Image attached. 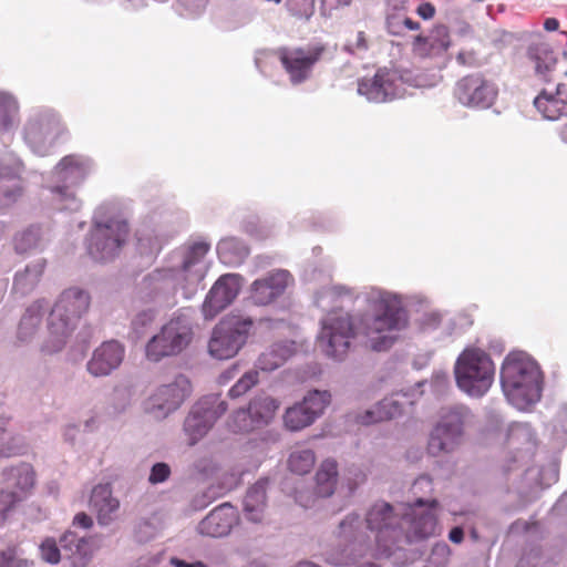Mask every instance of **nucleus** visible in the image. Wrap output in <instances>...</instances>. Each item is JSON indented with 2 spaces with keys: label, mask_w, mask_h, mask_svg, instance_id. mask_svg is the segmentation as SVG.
I'll return each instance as SVG.
<instances>
[{
  "label": "nucleus",
  "mask_w": 567,
  "mask_h": 567,
  "mask_svg": "<svg viewBox=\"0 0 567 567\" xmlns=\"http://www.w3.org/2000/svg\"><path fill=\"white\" fill-rule=\"evenodd\" d=\"M408 323V313L400 302L389 295H381L373 315H362L358 323L348 312H329L322 321L318 342L327 355L339 360L348 353L351 340L359 334L367 338L372 350L383 351L395 342L398 332Z\"/></svg>",
  "instance_id": "obj_1"
},
{
  "label": "nucleus",
  "mask_w": 567,
  "mask_h": 567,
  "mask_svg": "<svg viewBox=\"0 0 567 567\" xmlns=\"http://www.w3.org/2000/svg\"><path fill=\"white\" fill-rule=\"evenodd\" d=\"M504 394L517 409H526L542 395V373L537 363L524 352H511L501 368Z\"/></svg>",
  "instance_id": "obj_2"
},
{
  "label": "nucleus",
  "mask_w": 567,
  "mask_h": 567,
  "mask_svg": "<svg viewBox=\"0 0 567 567\" xmlns=\"http://www.w3.org/2000/svg\"><path fill=\"white\" fill-rule=\"evenodd\" d=\"M90 296L79 288L64 290L49 316V333L52 346L47 344L48 352H55L63 348L68 337L75 328L76 321L87 311Z\"/></svg>",
  "instance_id": "obj_3"
},
{
  "label": "nucleus",
  "mask_w": 567,
  "mask_h": 567,
  "mask_svg": "<svg viewBox=\"0 0 567 567\" xmlns=\"http://www.w3.org/2000/svg\"><path fill=\"white\" fill-rule=\"evenodd\" d=\"M454 374L463 392L473 398H482L494 382L495 365L484 350L466 348L456 359Z\"/></svg>",
  "instance_id": "obj_4"
},
{
  "label": "nucleus",
  "mask_w": 567,
  "mask_h": 567,
  "mask_svg": "<svg viewBox=\"0 0 567 567\" xmlns=\"http://www.w3.org/2000/svg\"><path fill=\"white\" fill-rule=\"evenodd\" d=\"M254 327L249 317L228 315L224 317L213 329L208 342L209 353L219 360L235 357L246 344Z\"/></svg>",
  "instance_id": "obj_5"
},
{
  "label": "nucleus",
  "mask_w": 567,
  "mask_h": 567,
  "mask_svg": "<svg viewBox=\"0 0 567 567\" xmlns=\"http://www.w3.org/2000/svg\"><path fill=\"white\" fill-rule=\"evenodd\" d=\"M468 415V410L462 405L442 409L440 420L430 434L429 454L440 456L453 452L462 442Z\"/></svg>",
  "instance_id": "obj_6"
},
{
  "label": "nucleus",
  "mask_w": 567,
  "mask_h": 567,
  "mask_svg": "<svg viewBox=\"0 0 567 567\" xmlns=\"http://www.w3.org/2000/svg\"><path fill=\"white\" fill-rule=\"evenodd\" d=\"M193 339V329L184 317L172 318L146 344V358L158 362L181 353Z\"/></svg>",
  "instance_id": "obj_7"
},
{
  "label": "nucleus",
  "mask_w": 567,
  "mask_h": 567,
  "mask_svg": "<svg viewBox=\"0 0 567 567\" xmlns=\"http://www.w3.org/2000/svg\"><path fill=\"white\" fill-rule=\"evenodd\" d=\"M127 236L128 225L120 217L95 220L90 231L87 251L95 260H107L118 252Z\"/></svg>",
  "instance_id": "obj_8"
},
{
  "label": "nucleus",
  "mask_w": 567,
  "mask_h": 567,
  "mask_svg": "<svg viewBox=\"0 0 567 567\" xmlns=\"http://www.w3.org/2000/svg\"><path fill=\"white\" fill-rule=\"evenodd\" d=\"M327 45L321 42L306 47H281L275 52L292 84L308 80L315 65L322 60Z\"/></svg>",
  "instance_id": "obj_9"
},
{
  "label": "nucleus",
  "mask_w": 567,
  "mask_h": 567,
  "mask_svg": "<svg viewBox=\"0 0 567 567\" xmlns=\"http://www.w3.org/2000/svg\"><path fill=\"white\" fill-rule=\"evenodd\" d=\"M226 410V402L220 401L218 398H207L197 402L184 422L187 444L193 446L202 440Z\"/></svg>",
  "instance_id": "obj_10"
},
{
  "label": "nucleus",
  "mask_w": 567,
  "mask_h": 567,
  "mask_svg": "<svg viewBox=\"0 0 567 567\" xmlns=\"http://www.w3.org/2000/svg\"><path fill=\"white\" fill-rule=\"evenodd\" d=\"M192 385L189 380L178 374L172 382L161 384L148 396L145 410L155 417H165L177 410L185 399L190 394Z\"/></svg>",
  "instance_id": "obj_11"
},
{
  "label": "nucleus",
  "mask_w": 567,
  "mask_h": 567,
  "mask_svg": "<svg viewBox=\"0 0 567 567\" xmlns=\"http://www.w3.org/2000/svg\"><path fill=\"white\" fill-rule=\"evenodd\" d=\"M63 132L59 116L52 111H42L27 122L24 140L35 153L45 155L47 146L52 145Z\"/></svg>",
  "instance_id": "obj_12"
},
{
  "label": "nucleus",
  "mask_w": 567,
  "mask_h": 567,
  "mask_svg": "<svg viewBox=\"0 0 567 567\" xmlns=\"http://www.w3.org/2000/svg\"><path fill=\"white\" fill-rule=\"evenodd\" d=\"M497 93L496 85L482 73L463 76L454 89L457 101L468 107L487 109L495 102Z\"/></svg>",
  "instance_id": "obj_13"
},
{
  "label": "nucleus",
  "mask_w": 567,
  "mask_h": 567,
  "mask_svg": "<svg viewBox=\"0 0 567 567\" xmlns=\"http://www.w3.org/2000/svg\"><path fill=\"white\" fill-rule=\"evenodd\" d=\"M328 391H311L301 402L288 408L284 414V424L289 431H300L311 425L330 404Z\"/></svg>",
  "instance_id": "obj_14"
},
{
  "label": "nucleus",
  "mask_w": 567,
  "mask_h": 567,
  "mask_svg": "<svg viewBox=\"0 0 567 567\" xmlns=\"http://www.w3.org/2000/svg\"><path fill=\"white\" fill-rule=\"evenodd\" d=\"M367 525L369 529L377 532L375 540L384 553L391 549L385 544L388 539L395 542L403 528L392 506L384 502L374 504L368 512Z\"/></svg>",
  "instance_id": "obj_15"
},
{
  "label": "nucleus",
  "mask_w": 567,
  "mask_h": 567,
  "mask_svg": "<svg viewBox=\"0 0 567 567\" xmlns=\"http://www.w3.org/2000/svg\"><path fill=\"white\" fill-rule=\"evenodd\" d=\"M241 287V277L236 274H226L213 285L203 303L205 318L213 319L238 296Z\"/></svg>",
  "instance_id": "obj_16"
},
{
  "label": "nucleus",
  "mask_w": 567,
  "mask_h": 567,
  "mask_svg": "<svg viewBox=\"0 0 567 567\" xmlns=\"http://www.w3.org/2000/svg\"><path fill=\"white\" fill-rule=\"evenodd\" d=\"M280 402L269 395H259L254 398L247 410H238L233 416L231 429L235 432H247L252 427V423L267 424L272 420Z\"/></svg>",
  "instance_id": "obj_17"
},
{
  "label": "nucleus",
  "mask_w": 567,
  "mask_h": 567,
  "mask_svg": "<svg viewBox=\"0 0 567 567\" xmlns=\"http://www.w3.org/2000/svg\"><path fill=\"white\" fill-rule=\"evenodd\" d=\"M125 354L124 347L114 340L103 342L96 348L86 364V369L93 377H105L116 370Z\"/></svg>",
  "instance_id": "obj_18"
},
{
  "label": "nucleus",
  "mask_w": 567,
  "mask_h": 567,
  "mask_svg": "<svg viewBox=\"0 0 567 567\" xmlns=\"http://www.w3.org/2000/svg\"><path fill=\"white\" fill-rule=\"evenodd\" d=\"M436 502L433 501L430 506L424 507V502L419 499L414 506H410V513L401 519V524L409 525L408 530L415 538H427L436 534L437 517L435 515Z\"/></svg>",
  "instance_id": "obj_19"
},
{
  "label": "nucleus",
  "mask_w": 567,
  "mask_h": 567,
  "mask_svg": "<svg viewBox=\"0 0 567 567\" xmlns=\"http://www.w3.org/2000/svg\"><path fill=\"white\" fill-rule=\"evenodd\" d=\"M290 275L288 271L278 270L257 279L250 288V300L257 306H267L275 301L286 290Z\"/></svg>",
  "instance_id": "obj_20"
},
{
  "label": "nucleus",
  "mask_w": 567,
  "mask_h": 567,
  "mask_svg": "<svg viewBox=\"0 0 567 567\" xmlns=\"http://www.w3.org/2000/svg\"><path fill=\"white\" fill-rule=\"evenodd\" d=\"M450 45L447 27L439 24L431 30L427 37L416 35L412 42V51L416 56L431 58L444 53Z\"/></svg>",
  "instance_id": "obj_21"
},
{
  "label": "nucleus",
  "mask_w": 567,
  "mask_h": 567,
  "mask_svg": "<svg viewBox=\"0 0 567 567\" xmlns=\"http://www.w3.org/2000/svg\"><path fill=\"white\" fill-rule=\"evenodd\" d=\"M527 58L534 64L536 76L544 83L551 82L557 59L550 45L543 38H538L528 45Z\"/></svg>",
  "instance_id": "obj_22"
},
{
  "label": "nucleus",
  "mask_w": 567,
  "mask_h": 567,
  "mask_svg": "<svg viewBox=\"0 0 567 567\" xmlns=\"http://www.w3.org/2000/svg\"><path fill=\"white\" fill-rule=\"evenodd\" d=\"M236 520L235 509L229 504H223L213 509L199 524L198 532L209 537L226 536Z\"/></svg>",
  "instance_id": "obj_23"
},
{
  "label": "nucleus",
  "mask_w": 567,
  "mask_h": 567,
  "mask_svg": "<svg viewBox=\"0 0 567 567\" xmlns=\"http://www.w3.org/2000/svg\"><path fill=\"white\" fill-rule=\"evenodd\" d=\"M405 403H408L405 395L395 394L385 398L363 414H358L355 421L369 425L394 419L402 414Z\"/></svg>",
  "instance_id": "obj_24"
},
{
  "label": "nucleus",
  "mask_w": 567,
  "mask_h": 567,
  "mask_svg": "<svg viewBox=\"0 0 567 567\" xmlns=\"http://www.w3.org/2000/svg\"><path fill=\"white\" fill-rule=\"evenodd\" d=\"M90 506L95 513L100 525H109L118 511L120 502L113 497L109 484H100L92 491Z\"/></svg>",
  "instance_id": "obj_25"
},
{
  "label": "nucleus",
  "mask_w": 567,
  "mask_h": 567,
  "mask_svg": "<svg viewBox=\"0 0 567 567\" xmlns=\"http://www.w3.org/2000/svg\"><path fill=\"white\" fill-rule=\"evenodd\" d=\"M358 91L369 101L375 103L385 102L394 95L390 73L383 70H379L372 78L362 79L359 82Z\"/></svg>",
  "instance_id": "obj_26"
},
{
  "label": "nucleus",
  "mask_w": 567,
  "mask_h": 567,
  "mask_svg": "<svg viewBox=\"0 0 567 567\" xmlns=\"http://www.w3.org/2000/svg\"><path fill=\"white\" fill-rule=\"evenodd\" d=\"M534 105L547 120L556 121L567 116V99L563 97L561 84H557L555 92L543 90L535 97Z\"/></svg>",
  "instance_id": "obj_27"
},
{
  "label": "nucleus",
  "mask_w": 567,
  "mask_h": 567,
  "mask_svg": "<svg viewBox=\"0 0 567 567\" xmlns=\"http://www.w3.org/2000/svg\"><path fill=\"white\" fill-rule=\"evenodd\" d=\"M295 352V342L287 340L275 342L260 353L256 361V368L271 372L280 368Z\"/></svg>",
  "instance_id": "obj_28"
},
{
  "label": "nucleus",
  "mask_w": 567,
  "mask_h": 567,
  "mask_svg": "<svg viewBox=\"0 0 567 567\" xmlns=\"http://www.w3.org/2000/svg\"><path fill=\"white\" fill-rule=\"evenodd\" d=\"M7 488L20 496V501L33 488L35 473L30 464L22 463L3 472Z\"/></svg>",
  "instance_id": "obj_29"
},
{
  "label": "nucleus",
  "mask_w": 567,
  "mask_h": 567,
  "mask_svg": "<svg viewBox=\"0 0 567 567\" xmlns=\"http://www.w3.org/2000/svg\"><path fill=\"white\" fill-rule=\"evenodd\" d=\"M90 169L89 161L76 155H68L56 165L55 174L62 182L75 186L87 176Z\"/></svg>",
  "instance_id": "obj_30"
},
{
  "label": "nucleus",
  "mask_w": 567,
  "mask_h": 567,
  "mask_svg": "<svg viewBox=\"0 0 567 567\" xmlns=\"http://www.w3.org/2000/svg\"><path fill=\"white\" fill-rule=\"evenodd\" d=\"M268 480L261 478L250 486L244 497V512L247 519L258 523L264 518Z\"/></svg>",
  "instance_id": "obj_31"
},
{
  "label": "nucleus",
  "mask_w": 567,
  "mask_h": 567,
  "mask_svg": "<svg viewBox=\"0 0 567 567\" xmlns=\"http://www.w3.org/2000/svg\"><path fill=\"white\" fill-rule=\"evenodd\" d=\"M315 480V493L320 497L331 496L338 483V463L332 458L322 461Z\"/></svg>",
  "instance_id": "obj_32"
},
{
  "label": "nucleus",
  "mask_w": 567,
  "mask_h": 567,
  "mask_svg": "<svg viewBox=\"0 0 567 567\" xmlns=\"http://www.w3.org/2000/svg\"><path fill=\"white\" fill-rule=\"evenodd\" d=\"M21 166L18 163L12 165H0V205L4 200L14 199L21 192Z\"/></svg>",
  "instance_id": "obj_33"
},
{
  "label": "nucleus",
  "mask_w": 567,
  "mask_h": 567,
  "mask_svg": "<svg viewBox=\"0 0 567 567\" xmlns=\"http://www.w3.org/2000/svg\"><path fill=\"white\" fill-rule=\"evenodd\" d=\"M19 121V105L17 100L7 93L0 92V131L10 130Z\"/></svg>",
  "instance_id": "obj_34"
},
{
  "label": "nucleus",
  "mask_w": 567,
  "mask_h": 567,
  "mask_svg": "<svg viewBox=\"0 0 567 567\" xmlns=\"http://www.w3.org/2000/svg\"><path fill=\"white\" fill-rule=\"evenodd\" d=\"M316 463L315 452L310 449L293 451L288 458V467L298 475L309 473Z\"/></svg>",
  "instance_id": "obj_35"
},
{
  "label": "nucleus",
  "mask_w": 567,
  "mask_h": 567,
  "mask_svg": "<svg viewBox=\"0 0 567 567\" xmlns=\"http://www.w3.org/2000/svg\"><path fill=\"white\" fill-rule=\"evenodd\" d=\"M209 244L202 240L189 245L184 256L183 270L185 272H189L193 267H195L204 259V257L209 251Z\"/></svg>",
  "instance_id": "obj_36"
},
{
  "label": "nucleus",
  "mask_w": 567,
  "mask_h": 567,
  "mask_svg": "<svg viewBox=\"0 0 567 567\" xmlns=\"http://www.w3.org/2000/svg\"><path fill=\"white\" fill-rule=\"evenodd\" d=\"M258 381V371L250 370L241 375V378L230 388L228 394L230 398H239L255 386Z\"/></svg>",
  "instance_id": "obj_37"
},
{
  "label": "nucleus",
  "mask_w": 567,
  "mask_h": 567,
  "mask_svg": "<svg viewBox=\"0 0 567 567\" xmlns=\"http://www.w3.org/2000/svg\"><path fill=\"white\" fill-rule=\"evenodd\" d=\"M41 323V318L38 313L30 310L21 318L18 328V337L22 341L30 339L37 331Z\"/></svg>",
  "instance_id": "obj_38"
},
{
  "label": "nucleus",
  "mask_w": 567,
  "mask_h": 567,
  "mask_svg": "<svg viewBox=\"0 0 567 567\" xmlns=\"http://www.w3.org/2000/svg\"><path fill=\"white\" fill-rule=\"evenodd\" d=\"M39 238L38 228H28L14 237V248L18 252H27L38 245Z\"/></svg>",
  "instance_id": "obj_39"
},
{
  "label": "nucleus",
  "mask_w": 567,
  "mask_h": 567,
  "mask_svg": "<svg viewBox=\"0 0 567 567\" xmlns=\"http://www.w3.org/2000/svg\"><path fill=\"white\" fill-rule=\"evenodd\" d=\"M41 557L44 561L50 564H58L61 555L56 543L52 538H47L40 546Z\"/></svg>",
  "instance_id": "obj_40"
},
{
  "label": "nucleus",
  "mask_w": 567,
  "mask_h": 567,
  "mask_svg": "<svg viewBox=\"0 0 567 567\" xmlns=\"http://www.w3.org/2000/svg\"><path fill=\"white\" fill-rule=\"evenodd\" d=\"M86 543L85 538H78L73 532H66L60 538L63 548L69 549L72 554H81L82 546Z\"/></svg>",
  "instance_id": "obj_41"
},
{
  "label": "nucleus",
  "mask_w": 567,
  "mask_h": 567,
  "mask_svg": "<svg viewBox=\"0 0 567 567\" xmlns=\"http://www.w3.org/2000/svg\"><path fill=\"white\" fill-rule=\"evenodd\" d=\"M20 502V496L11 491H0V516L6 517L7 513Z\"/></svg>",
  "instance_id": "obj_42"
},
{
  "label": "nucleus",
  "mask_w": 567,
  "mask_h": 567,
  "mask_svg": "<svg viewBox=\"0 0 567 567\" xmlns=\"http://www.w3.org/2000/svg\"><path fill=\"white\" fill-rule=\"evenodd\" d=\"M171 468L166 463H156L151 471L150 482L153 484L162 483L168 478Z\"/></svg>",
  "instance_id": "obj_43"
},
{
  "label": "nucleus",
  "mask_w": 567,
  "mask_h": 567,
  "mask_svg": "<svg viewBox=\"0 0 567 567\" xmlns=\"http://www.w3.org/2000/svg\"><path fill=\"white\" fill-rule=\"evenodd\" d=\"M155 319V315L152 310L142 311L136 315L133 320V328L136 332H141V329L150 326Z\"/></svg>",
  "instance_id": "obj_44"
},
{
  "label": "nucleus",
  "mask_w": 567,
  "mask_h": 567,
  "mask_svg": "<svg viewBox=\"0 0 567 567\" xmlns=\"http://www.w3.org/2000/svg\"><path fill=\"white\" fill-rule=\"evenodd\" d=\"M235 247H236V241L234 239H225L218 244L217 251H218L219 258L225 264H231L235 261L231 257L228 256L230 250L234 249Z\"/></svg>",
  "instance_id": "obj_45"
},
{
  "label": "nucleus",
  "mask_w": 567,
  "mask_h": 567,
  "mask_svg": "<svg viewBox=\"0 0 567 567\" xmlns=\"http://www.w3.org/2000/svg\"><path fill=\"white\" fill-rule=\"evenodd\" d=\"M388 31L393 35H400L403 30V23L399 16L389 14L386 17Z\"/></svg>",
  "instance_id": "obj_46"
},
{
  "label": "nucleus",
  "mask_w": 567,
  "mask_h": 567,
  "mask_svg": "<svg viewBox=\"0 0 567 567\" xmlns=\"http://www.w3.org/2000/svg\"><path fill=\"white\" fill-rule=\"evenodd\" d=\"M17 556V546H9L6 550L0 551V567H12Z\"/></svg>",
  "instance_id": "obj_47"
},
{
  "label": "nucleus",
  "mask_w": 567,
  "mask_h": 567,
  "mask_svg": "<svg viewBox=\"0 0 567 567\" xmlns=\"http://www.w3.org/2000/svg\"><path fill=\"white\" fill-rule=\"evenodd\" d=\"M72 525L83 529H89L93 526V519L84 512H81L74 516Z\"/></svg>",
  "instance_id": "obj_48"
},
{
  "label": "nucleus",
  "mask_w": 567,
  "mask_h": 567,
  "mask_svg": "<svg viewBox=\"0 0 567 567\" xmlns=\"http://www.w3.org/2000/svg\"><path fill=\"white\" fill-rule=\"evenodd\" d=\"M350 3L351 0H321V8L324 13H331L333 10Z\"/></svg>",
  "instance_id": "obj_49"
},
{
  "label": "nucleus",
  "mask_w": 567,
  "mask_h": 567,
  "mask_svg": "<svg viewBox=\"0 0 567 567\" xmlns=\"http://www.w3.org/2000/svg\"><path fill=\"white\" fill-rule=\"evenodd\" d=\"M435 7L431 2H423L416 9V13L424 20L432 19L435 16Z\"/></svg>",
  "instance_id": "obj_50"
},
{
  "label": "nucleus",
  "mask_w": 567,
  "mask_h": 567,
  "mask_svg": "<svg viewBox=\"0 0 567 567\" xmlns=\"http://www.w3.org/2000/svg\"><path fill=\"white\" fill-rule=\"evenodd\" d=\"M303 1H305V7L302 10L301 9L298 10V13H300V14L303 13L305 16H309L312 12L315 0H303ZM298 2H299V0H290L289 1L291 8H295L298 4Z\"/></svg>",
  "instance_id": "obj_51"
},
{
  "label": "nucleus",
  "mask_w": 567,
  "mask_h": 567,
  "mask_svg": "<svg viewBox=\"0 0 567 567\" xmlns=\"http://www.w3.org/2000/svg\"><path fill=\"white\" fill-rule=\"evenodd\" d=\"M464 538V532H463V528L462 527H454L451 529L450 534H449V539L452 542V543H455V544H460L462 543Z\"/></svg>",
  "instance_id": "obj_52"
},
{
  "label": "nucleus",
  "mask_w": 567,
  "mask_h": 567,
  "mask_svg": "<svg viewBox=\"0 0 567 567\" xmlns=\"http://www.w3.org/2000/svg\"><path fill=\"white\" fill-rule=\"evenodd\" d=\"M238 363L231 365V368L227 369L220 374V382H227L233 379L235 374L238 372Z\"/></svg>",
  "instance_id": "obj_53"
},
{
  "label": "nucleus",
  "mask_w": 567,
  "mask_h": 567,
  "mask_svg": "<svg viewBox=\"0 0 567 567\" xmlns=\"http://www.w3.org/2000/svg\"><path fill=\"white\" fill-rule=\"evenodd\" d=\"M21 450H22V446H7V447H2L0 450V457L1 456H11V455H16V454H20L21 453Z\"/></svg>",
  "instance_id": "obj_54"
},
{
  "label": "nucleus",
  "mask_w": 567,
  "mask_h": 567,
  "mask_svg": "<svg viewBox=\"0 0 567 567\" xmlns=\"http://www.w3.org/2000/svg\"><path fill=\"white\" fill-rule=\"evenodd\" d=\"M559 21L556 18H547L544 22V29L548 32L558 30Z\"/></svg>",
  "instance_id": "obj_55"
},
{
  "label": "nucleus",
  "mask_w": 567,
  "mask_h": 567,
  "mask_svg": "<svg viewBox=\"0 0 567 567\" xmlns=\"http://www.w3.org/2000/svg\"><path fill=\"white\" fill-rule=\"evenodd\" d=\"M172 564L175 565L176 567H207L202 561H197V563H194V564H188V563H186L184 560H181V559H177V558L172 559Z\"/></svg>",
  "instance_id": "obj_56"
},
{
  "label": "nucleus",
  "mask_w": 567,
  "mask_h": 567,
  "mask_svg": "<svg viewBox=\"0 0 567 567\" xmlns=\"http://www.w3.org/2000/svg\"><path fill=\"white\" fill-rule=\"evenodd\" d=\"M403 27L408 28L409 30H419L421 28L420 23L416 21H413L411 18L404 17L402 19Z\"/></svg>",
  "instance_id": "obj_57"
},
{
  "label": "nucleus",
  "mask_w": 567,
  "mask_h": 567,
  "mask_svg": "<svg viewBox=\"0 0 567 567\" xmlns=\"http://www.w3.org/2000/svg\"><path fill=\"white\" fill-rule=\"evenodd\" d=\"M456 60L460 64L463 65H470L472 62L468 60H473V56L471 54H467L465 52H460L456 56Z\"/></svg>",
  "instance_id": "obj_58"
},
{
  "label": "nucleus",
  "mask_w": 567,
  "mask_h": 567,
  "mask_svg": "<svg viewBox=\"0 0 567 567\" xmlns=\"http://www.w3.org/2000/svg\"><path fill=\"white\" fill-rule=\"evenodd\" d=\"M29 277V268L25 269L23 274H18L14 279V287L22 286Z\"/></svg>",
  "instance_id": "obj_59"
},
{
  "label": "nucleus",
  "mask_w": 567,
  "mask_h": 567,
  "mask_svg": "<svg viewBox=\"0 0 567 567\" xmlns=\"http://www.w3.org/2000/svg\"><path fill=\"white\" fill-rule=\"evenodd\" d=\"M12 567H33V561L28 559L19 558L18 555L12 564Z\"/></svg>",
  "instance_id": "obj_60"
},
{
  "label": "nucleus",
  "mask_w": 567,
  "mask_h": 567,
  "mask_svg": "<svg viewBox=\"0 0 567 567\" xmlns=\"http://www.w3.org/2000/svg\"><path fill=\"white\" fill-rule=\"evenodd\" d=\"M297 567H320V566L309 563V561H305V563H300Z\"/></svg>",
  "instance_id": "obj_61"
},
{
  "label": "nucleus",
  "mask_w": 567,
  "mask_h": 567,
  "mask_svg": "<svg viewBox=\"0 0 567 567\" xmlns=\"http://www.w3.org/2000/svg\"><path fill=\"white\" fill-rule=\"evenodd\" d=\"M354 520H358V517H353V518H352L351 520H349V522H348V520L342 522V523L340 524V527H341L342 529H344V527H346L348 524H349V525H352V522H354Z\"/></svg>",
  "instance_id": "obj_62"
},
{
  "label": "nucleus",
  "mask_w": 567,
  "mask_h": 567,
  "mask_svg": "<svg viewBox=\"0 0 567 567\" xmlns=\"http://www.w3.org/2000/svg\"><path fill=\"white\" fill-rule=\"evenodd\" d=\"M68 186H63V187H55L54 190L61 195H65V190H66Z\"/></svg>",
  "instance_id": "obj_63"
},
{
  "label": "nucleus",
  "mask_w": 567,
  "mask_h": 567,
  "mask_svg": "<svg viewBox=\"0 0 567 567\" xmlns=\"http://www.w3.org/2000/svg\"><path fill=\"white\" fill-rule=\"evenodd\" d=\"M203 278H204V274L203 272L197 271L194 275V280H196V281H200V280H203Z\"/></svg>",
  "instance_id": "obj_64"
}]
</instances>
